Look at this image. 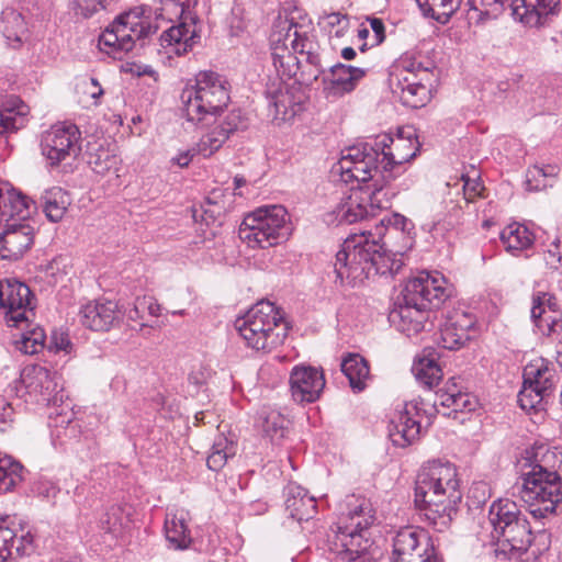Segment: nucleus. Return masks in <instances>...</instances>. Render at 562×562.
I'll list each match as a JSON object with an SVG mask.
<instances>
[{
  "label": "nucleus",
  "mask_w": 562,
  "mask_h": 562,
  "mask_svg": "<svg viewBox=\"0 0 562 562\" xmlns=\"http://www.w3.org/2000/svg\"><path fill=\"white\" fill-rule=\"evenodd\" d=\"M414 224L402 214L381 218L374 231L350 235L336 254L334 270L341 284L357 286L370 277L394 276L413 246Z\"/></svg>",
  "instance_id": "1"
},
{
  "label": "nucleus",
  "mask_w": 562,
  "mask_h": 562,
  "mask_svg": "<svg viewBox=\"0 0 562 562\" xmlns=\"http://www.w3.org/2000/svg\"><path fill=\"white\" fill-rule=\"evenodd\" d=\"M311 20L294 16H279L270 35L272 63L281 79L295 77L306 63L315 68L314 79L323 77L324 92L327 98L341 97L351 92L367 70L337 63L326 74L319 55V46L315 41Z\"/></svg>",
  "instance_id": "2"
},
{
  "label": "nucleus",
  "mask_w": 562,
  "mask_h": 562,
  "mask_svg": "<svg viewBox=\"0 0 562 562\" xmlns=\"http://www.w3.org/2000/svg\"><path fill=\"white\" fill-rule=\"evenodd\" d=\"M460 501L457 470L450 462L432 460L419 469L415 503L436 530L443 531L449 527Z\"/></svg>",
  "instance_id": "3"
},
{
  "label": "nucleus",
  "mask_w": 562,
  "mask_h": 562,
  "mask_svg": "<svg viewBox=\"0 0 562 562\" xmlns=\"http://www.w3.org/2000/svg\"><path fill=\"white\" fill-rule=\"evenodd\" d=\"M527 454L530 470L513 486V495L520 498L533 518L540 519L553 514L562 502V477L555 471L561 459L546 445L533 447Z\"/></svg>",
  "instance_id": "4"
},
{
  "label": "nucleus",
  "mask_w": 562,
  "mask_h": 562,
  "mask_svg": "<svg viewBox=\"0 0 562 562\" xmlns=\"http://www.w3.org/2000/svg\"><path fill=\"white\" fill-rule=\"evenodd\" d=\"M448 296L442 276L420 272L407 281L389 319L397 330L407 336L416 335L424 329L430 310L440 306Z\"/></svg>",
  "instance_id": "5"
},
{
  "label": "nucleus",
  "mask_w": 562,
  "mask_h": 562,
  "mask_svg": "<svg viewBox=\"0 0 562 562\" xmlns=\"http://www.w3.org/2000/svg\"><path fill=\"white\" fill-rule=\"evenodd\" d=\"M335 551L342 562H372L378 549L368 536L374 517L370 503L355 494L347 495L338 506Z\"/></svg>",
  "instance_id": "6"
},
{
  "label": "nucleus",
  "mask_w": 562,
  "mask_h": 562,
  "mask_svg": "<svg viewBox=\"0 0 562 562\" xmlns=\"http://www.w3.org/2000/svg\"><path fill=\"white\" fill-rule=\"evenodd\" d=\"M31 204L26 196L0 181V259L16 261L30 249L34 241V228L27 223Z\"/></svg>",
  "instance_id": "7"
},
{
  "label": "nucleus",
  "mask_w": 562,
  "mask_h": 562,
  "mask_svg": "<svg viewBox=\"0 0 562 562\" xmlns=\"http://www.w3.org/2000/svg\"><path fill=\"white\" fill-rule=\"evenodd\" d=\"M234 326L248 347L263 351L282 345L290 328L280 310L269 301L251 306Z\"/></svg>",
  "instance_id": "8"
},
{
  "label": "nucleus",
  "mask_w": 562,
  "mask_h": 562,
  "mask_svg": "<svg viewBox=\"0 0 562 562\" xmlns=\"http://www.w3.org/2000/svg\"><path fill=\"white\" fill-rule=\"evenodd\" d=\"M181 100L188 121L193 123L206 121L227 106L231 100L227 81L213 71L200 72L195 85L182 91Z\"/></svg>",
  "instance_id": "9"
},
{
  "label": "nucleus",
  "mask_w": 562,
  "mask_h": 562,
  "mask_svg": "<svg viewBox=\"0 0 562 562\" xmlns=\"http://www.w3.org/2000/svg\"><path fill=\"white\" fill-rule=\"evenodd\" d=\"M291 228L282 205L261 206L245 216L239 237L250 247L269 248L288 239Z\"/></svg>",
  "instance_id": "10"
},
{
  "label": "nucleus",
  "mask_w": 562,
  "mask_h": 562,
  "mask_svg": "<svg viewBox=\"0 0 562 562\" xmlns=\"http://www.w3.org/2000/svg\"><path fill=\"white\" fill-rule=\"evenodd\" d=\"M380 160L373 140L360 143L345 148L333 170L340 175V179L345 183L357 181L359 184L371 181L372 183L366 187L374 189L375 183L383 186L384 191L390 192L394 196L396 192L387 187L389 183L382 181Z\"/></svg>",
  "instance_id": "11"
},
{
  "label": "nucleus",
  "mask_w": 562,
  "mask_h": 562,
  "mask_svg": "<svg viewBox=\"0 0 562 562\" xmlns=\"http://www.w3.org/2000/svg\"><path fill=\"white\" fill-rule=\"evenodd\" d=\"M155 29L150 22L137 12L128 11L120 14L100 35L99 48L114 59H122L131 52L137 41L148 37Z\"/></svg>",
  "instance_id": "12"
},
{
  "label": "nucleus",
  "mask_w": 562,
  "mask_h": 562,
  "mask_svg": "<svg viewBox=\"0 0 562 562\" xmlns=\"http://www.w3.org/2000/svg\"><path fill=\"white\" fill-rule=\"evenodd\" d=\"M390 192L384 191L383 186L352 187L348 193L334 209L333 213L339 224H352L370 215H374L375 210H382L390 206L386 195Z\"/></svg>",
  "instance_id": "13"
},
{
  "label": "nucleus",
  "mask_w": 562,
  "mask_h": 562,
  "mask_svg": "<svg viewBox=\"0 0 562 562\" xmlns=\"http://www.w3.org/2000/svg\"><path fill=\"white\" fill-rule=\"evenodd\" d=\"M436 415V405L426 398L419 397L405 403L403 411L391 422L392 442L398 447L412 445L419 438L424 420L425 427H428Z\"/></svg>",
  "instance_id": "14"
},
{
  "label": "nucleus",
  "mask_w": 562,
  "mask_h": 562,
  "mask_svg": "<svg viewBox=\"0 0 562 562\" xmlns=\"http://www.w3.org/2000/svg\"><path fill=\"white\" fill-rule=\"evenodd\" d=\"M373 143L381 159V178L385 183L394 180L402 166L414 159L418 151L416 140L401 136L394 138L389 134H381L374 137Z\"/></svg>",
  "instance_id": "15"
},
{
  "label": "nucleus",
  "mask_w": 562,
  "mask_h": 562,
  "mask_svg": "<svg viewBox=\"0 0 562 562\" xmlns=\"http://www.w3.org/2000/svg\"><path fill=\"white\" fill-rule=\"evenodd\" d=\"M80 139L81 133L76 124H55L42 135V154L52 166H57L79 155Z\"/></svg>",
  "instance_id": "16"
},
{
  "label": "nucleus",
  "mask_w": 562,
  "mask_h": 562,
  "mask_svg": "<svg viewBox=\"0 0 562 562\" xmlns=\"http://www.w3.org/2000/svg\"><path fill=\"white\" fill-rule=\"evenodd\" d=\"M435 64L420 53H405L393 65L390 86L393 92L405 88L406 83H432Z\"/></svg>",
  "instance_id": "17"
},
{
  "label": "nucleus",
  "mask_w": 562,
  "mask_h": 562,
  "mask_svg": "<svg viewBox=\"0 0 562 562\" xmlns=\"http://www.w3.org/2000/svg\"><path fill=\"white\" fill-rule=\"evenodd\" d=\"M30 530L11 516H0V562H13L34 550Z\"/></svg>",
  "instance_id": "18"
},
{
  "label": "nucleus",
  "mask_w": 562,
  "mask_h": 562,
  "mask_svg": "<svg viewBox=\"0 0 562 562\" xmlns=\"http://www.w3.org/2000/svg\"><path fill=\"white\" fill-rule=\"evenodd\" d=\"M0 308L4 310L8 323L18 326L29 319L32 313V292L15 279L0 281Z\"/></svg>",
  "instance_id": "19"
},
{
  "label": "nucleus",
  "mask_w": 562,
  "mask_h": 562,
  "mask_svg": "<svg viewBox=\"0 0 562 562\" xmlns=\"http://www.w3.org/2000/svg\"><path fill=\"white\" fill-rule=\"evenodd\" d=\"M290 391L292 398L297 403H313L317 401L325 387V378L322 370L297 364L290 373Z\"/></svg>",
  "instance_id": "20"
},
{
  "label": "nucleus",
  "mask_w": 562,
  "mask_h": 562,
  "mask_svg": "<svg viewBox=\"0 0 562 562\" xmlns=\"http://www.w3.org/2000/svg\"><path fill=\"white\" fill-rule=\"evenodd\" d=\"M531 319L538 330L546 336L562 333V312L554 295L537 292L532 296Z\"/></svg>",
  "instance_id": "21"
},
{
  "label": "nucleus",
  "mask_w": 562,
  "mask_h": 562,
  "mask_svg": "<svg viewBox=\"0 0 562 562\" xmlns=\"http://www.w3.org/2000/svg\"><path fill=\"white\" fill-rule=\"evenodd\" d=\"M247 126V119L241 111L232 110L207 134L202 136L198 144V151L204 157H210L224 145L231 135L246 130Z\"/></svg>",
  "instance_id": "22"
},
{
  "label": "nucleus",
  "mask_w": 562,
  "mask_h": 562,
  "mask_svg": "<svg viewBox=\"0 0 562 562\" xmlns=\"http://www.w3.org/2000/svg\"><path fill=\"white\" fill-rule=\"evenodd\" d=\"M21 383L29 394L41 395L42 401L45 402L55 400L63 390L61 378L58 373L38 364L23 369Z\"/></svg>",
  "instance_id": "23"
},
{
  "label": "nucleus",
  "mask_w": 562,
  "mask_h": 562,
  "mask_svg": "<svg viewBox=\"0 0 562 562\" xmlns=\"http://www.w3.org/2000/svg\"><path fill=\"white\" fill-rule=\"evenodd\" d=\"M78 317L82 326L91 330L104 331L120 323L122 313L115 302L95 300L82 304Z\"/></svg>",
  "instance_id": "24"
},
{
  "label": "nucleus",
  "mask_w": 562,
  "mask_h": 562,
  "mask_svg": "<svg viewBox=\"0 0 562 562\" xmlns=\"http://www.w3.org/2000/svg\"><path fill=\"white\" fill-rule=\"evenodd\" d=\"M200 31L193 18H182L181 21L164 31L159 36L160 45L168 54L182 56L199 43Z\"/></svg>",
  "instance_id": "25"
},
{
  "label": "nucleus",
  "mask_w": 562,
  "mask_h": 562,
  "mask_svg": "<svg viewBox=\"0 0 562 562\" xmlns=\"http://www.w3.org/2000/svg\"><path fill=\"white\" fill-rule=\"evenodd\" d=\"M476 318L473 314L454 311L451 313L440 330V345L445 349H459L463 347L475 331Z\"/></svg>",
  "instance_id": "26"
},
{
  "label": "nucleus",
  "mask_w": 562,
  "mask_h": 562,
  "mask_svg": "<svg viewBox=\"0 0 562 562\" xmlns=\"http://www.w3.org/2000/svg\"><path fill=\"white\" fill-rule=\"evenodd\" d=\"M559 0H512L509 8L515 20L529 27L542 26L557 12Z\"/></svg>",
  "instance_id": "27"
},
{
  "label": "nucleus",
  "mask_w": 562,
  "mask_h": 562,
  "mask_svg": "<svg viewBox=\"0 0 562 562\" xmlns=\"http://www.w3.org/2000/svg\"><path fill=\"white\" fill-rule=\"evenodd\" d=\"M429 539L422 530L406 527L398 530L393 539L391 562H407L411 558L419 555L427 548L430 549Z\"/></svg>",
  "instance_id": "28"
},
{
  "label": "nucleus",
  "mask_w": 562,
  "mask_h": 562,
  "mask_svg": "<svg viewBox=\"0 0 562 562\" xmlns=\"http://www.w3.org/2000/svg\"><path fill=\"white\" fill-rule=\"evenodd\" d=\"M284 505L290 517L297 520H308L317 510L316 499L308 492L295 483H289L284 488Z\"/></svg>",
  "instance_id": "29"
},
{
  "label": "nucleus",
  "mask_w": 562,
  "mask_h": 562,
  "mask_svg": "<svg viewBox=\"0 0 562 562\" xmlns=\"http://www.w3.org/2000/svg\"><path fill=\"white\" fill-rule=\"evenodd\" d=\"M133 508L128 504H112L104 508L100 515V528L113 535L114 537L121 536L132 524Z\"/></svg>",
  "instance_id": "30"
},
{
  "label": "nucleus",
  "mask_w": 562,
  "mask_h": 562,
  "mask_svg": "<svg viewBox=\"0 0 562 562\" xmlns=\"http://www.w3.org/2000/svg\"><path fill=\"white\" fill-rule=\"evenodd\" d=\"M524 383L538 386L542 392H551L555 385V369L543 358H538L528 363L522 373Z\"/></svg>",
  "instance_id": "31"
},
{
  "label": "nucleus",
  "mask_w": 562,
  "mask_h": 562,
  "mask_svg": "<svg viewBox=\"0 0 562 562\" xmlns=\"http://www.w3.org/2000/svg\"><path fill=\"white\" fill-rule=\"evenodd\" d=\"M29 106L18 97H9L0 106L2 132H14L27 122Z\"/></svg>",
  "instance_id": "32"
},
{
  "label": "nucleus",
  "mask_w": 562,
  "mask_h": 562,
  "mask_svg": "<svg viewBox=\"0 0 562 562\" xmlns=\"http://www.w3.org/2000/svg\"><path fill=\"white\" fill-rule=\"evenodd\" d=\"M0 32L8 46L20 47L26 38L27 27L23 15L15 10H4L0 15Z\"/></svg>",
  "instance_id": "33"
},
{
  "label": "nucleus",
  "mask_w": 562,
  "mask_h": 562,
  "mask_svg": "<svg viewBox=\"0 0 562 562\" xmlns=\"http://www.w3.org/2000/svg\"><path fill=\"white\" fill-rule=\"evenodd\" d=\"M503 541L510 546V550L526 552L532 542V531L525 515L497 533Z\"/></svg>",
  "instance_id": "34"
},
{
  "label": "nucleus",
  "mask_w": 562,
  "mask_h": 562,
  "mask_svg": "<svg viewBox=\"0 0 562 562\" xmlns=\"http://www.w3.org/2000/svg\"><path fill=\"white\" fill-rule=\"evenodd\" d=\"M186 521L187 513L183 509L167 513L165 520L166 539L175 549H186L191 542Z\"/></svg>",
  "instance_id": "35"
},
{
  "label": "nucleus",
  "mask_w": 562,
  "mask_h": 562,
  "mask_svg": "<svg viewBox=\"0 0 562 562\" xmlns=\"http://www.w3.org/2000/svg\"><path fill=\"white\" fill-rule=\"evenodd\" d=\"M341 371L355 392H361L370 379V369L367 360L359 353H349L341 361Z\"/></svg>",
  "instance_id": "36"
},
{
  "label": "nucleus",
  "mask_w": 562,
  "mask_h": 562,
  "mask_svg": "<svg viewBox=\"0 0 562 562\" xmlns=\"http://www.w3.org/2000/svg\"><path fill=\"white\" fill-rule=\"evenodd\" d=\"M524 515L516 502L509 498H499L490 507L488 519L496 533Z\"/></svg>",
  "instance_id": "37"
},
{
  "label": "nucleus",
  "mask_w": 562,
  "mask_h": 562,
  "mask_svg": "<svg viewBox=\"0 0 562 562\" xmlns=\"http://www.w3.org/2000/svg\"><path fill=\"white\" fill-rule=\"evenodd\" d=\"M499 238L506 251L510 254L525 250L533 244L532 233L518 223L507 225L501 232Z\"/></svg>",
  "instance_id": "38"
},
{
  "label": "nucleus",
  "mask_w": 562,
  "mask_h": 562,
  "mask_svg": "<svg viewBox=\"0 0 562 562\" xmlns=\"http://www.w3.org/2000/svg\"><path fill=\"white\" fill-rule=\"evenodd\" d=\"M41 204L46 217L50 222L57 223L64 217L70 201L61 188L54 187L43 193Z\"/></svg>",
  "instance_id": "39"
},
{
  "label": "nucleus",
  "mask_w": 562,
  "mask_h": 562,
  "mask_svg": "<svg viewBox=\"0 0 562 562\" xmlns=\"http://www.w3.org/2000/svg\"><path fill=\"white\" fill-rule=\"evenodd\" d=\"M425 16L445 24L460 8L461 0H416Z\"/></svg>",
  "instance_id": "40"
},
{
  "label": "nucleus",
  "mask_w": 562,
  "mask_h": 562,
  "mask_svg": "<svg viewBox=\"0 0 562 562\" xmlns=\"http://www.w3.org/2000/svg\"><path fill=\"white\" fill-rule=\"evenodd\" d=\"M412 372L416 380L428 389L437 385L442 378L441 368L431 356L416 359L413 363Z\"/></svg>",
  "instance_id": "41"
},
{
  "label": "nucleus",
  "mask_w": 562,
  "mask_h": 562,
  "mask_svg": "<svg viewBox=\"0 0 562 562\" xmlns=\"http://www.w3.org/2000/svg\"><path fill=\"white\" fill-rule=\"evenodd\" d=\"M23 465L11 456L0 452V494L14 490L22 481Z\"/></svg>",
  "instance_id": "42"
},
{
  "label": "nucleus",
  "mask_w": 562,
  "mask_h": 562,
  "mask_svg": "<svg viewBox=\"0 0 562 562\" xmlns=\"http://www.w3.org/2000/svg\"><path fill=\"white\" fill-rule=\"evenodd\" d=\"M432 83H406L405 88L394 92L398 95L403 105L419 109L425 106L431 99Z\"/></svg>",
  "instance_id": "43"
},
{
  "label": "nucleus",
  "mask_w": 562,
  "mask_h": 562,
  "mask_svg": "<svg viewBox=\"0 0 562 562\" xmlns=\"http://www.w3.org/2000/svg\"><path fill=\"white\" fill-rule=\"evenodd\" d=\"M267 99L273 119L286 121L295 114L292 98L288 91L281 88H269L267 90Z\"/></svg>",
  "instance_id": "44"
},
{
  "label": "nucleus",
  "mask_w": 562,
  "mask_h": 562,
  "mask_svg": "<svg viewBox=\"0 0 562 562\" xmlns=\"http://www.w3.org/2000/svg\"><path fill=\"white\" fill-rule=\"evenodd\" d=\"M236 454V445L224 436H218L206 459L207 468L212 471H220L229 458Z\"/></svg>",
  "instance_id": "45"
},
{
  "label": "nucleus",
  "mask_w": 562,
  "mask_h": 562,
  "mask_svg": "<svg viewBox=\"0 0 562 562\" xmlns=\"http://www.w3.org/2000/svg\"><path fill=\"white\" fill-rule=\"evenodd\" d=\"M121 159L109 148L100 146L92 153H89L88 164L91 169L101 176H104L111 171L116 172Z\"/></svg>",
  "instance_id": "46"
},
{
  "label": "nucleus",
  "mask_w": 562,
  "mask_h": 562,
  "mask_svg": "<svg viewBox=\"0 0 562 562\" xmlns=\"http://www.w3.org/2000/svg\"><path fill=\"white\" fill-rule=\"evenodd\" d=\"M261 429L272 442H279L288 431V420L278 411L270 409L261 414Z\"/></svg>",
  "instance_id": "47"
},
{
  "label": "nucleus",
  "mask_w": 562,
  "mask_h": 562,
  "mask_svg": "<svg viewBox=\"0 0 562 562\" xmlns=\"http://www.w3.org/2000/svg\"><path fill=\"white\" fill-rule=\"evenodd\" d=\"M46 335L42 327L35 326L23 331L15 340V348L24 355H35L44 349Z\"/></svg>",
  "instance_id": "48"
},
{
  "label": "nucleus",
  "mask_w": 562,
  "mask_h": 562,
  "mask_svg": "<svg viewBox=\"0 0 562 562\" xmlns=\"http://www.w3.org/2000/svg\"><path fill=\"white\" fill-rule=\"evenodd\" d=\"M557 175L555 167L547 168L533 166L527 170L526 187L529 191H541L552 187Z\"/></svg>",
  "instance_id": "49"
},
{
  "label": "nucleus",
  "mask_w": 562,
  "mask_h": 562,
  "mask_svg": "<svg viewBox=\"0 0 562 562\" xmlns=\"http://www.w3.org/2000/svg\"><path fill=\"white\" fill-rule=\"evenodd\" d=\"M551 395V392H542L538 386H532L522 382V387L518 393V404L524 411L542 409L543 402Z\"/></svg>",
  "instance_id": "50"
},
{
  "label": "nucleus",
  "mask_w": 562,
  "mask_h": 562,
  "mask_svg": "<svg viewBox=\"0 0 562 562\" xmlns=\"http://www.w3.org/2000/svg\"><path fill=\"white\" fill-rule=\"evenodd\" d=\"M115 0H74L75 14L83 19H90L102 11H112Z\"/></svg>",
  "instance_id": "51"
},
{
  "label": "nucleus",
  "mask_w": 562,
  "mask_h": 562,
  "mask_svg": "<svg viewBox=\"0 0 562 562\" xmlns=\"http://www.w3.org/2000/svg\"><path fill=\"white\" fill-rule=\"evenodd\" d=\"M160 305L153 296H142L135 300L134 306L128 311L127 317L134 322H140L145 319V314L153 317L160 315Z\"/></svg>",
  "instance_id": "52"
},
{
  "label": "nucleus",
  "mask_w": 562,
  "mask_h": 562,
  "mask_svg": "<svg viewBox=\"0 0 562 562\" xmlns=\"http://www.w3.org/2000/svg\"><path fill=\"white\" fill-rule=\"evenodd\" d=\"M512 0H468L470 10L479 11L481 14L497 15Z\"/></svg>",
  "instance_id": "53"
},
{
  "label": "nucleus",
  "mask_w": 562,
  "mask_h": 562,
  "mask_svg": "<svg viewBox=\"0 0 562 562\" xmlns=\"http://www.w3.org/2000/svg\"><path fill=\"white\" fill-rule=\"evenodd\" d=\"M546 254L547 265L554 269L562 267V235L550 243Z\"/></svg>",
  "instance_id": "54"
},
{
  "label": "nucleus",
  "mask_w": 562,
  "mask_h": 562,
  "mask_svg": "<svg viewBox=\"0 0 562 562\" xmlns=\"http://www.w3.org/2000/svg\"><path fill=\"white\" fill-rule=\"evenodd\" d=\"M457 392H458L457 385L453 384L452 387H449L448 390H439L438 392H436L434 401H431L430 398H428V401L430 404L436 405V409H437V414H438L439 413L438 406L452 409L453 404H454V403H452V400L456 398ZM425 398L427 400V397H425Z\"/></svg>",
  "instance_id": "55"
},
{
  "label": "nucleus",
  "mask_w": 562,
  "mask_h": 562,
  "mask_svg": "<svg viewBox=\"0 0 562 562\" xmlns=\"http://www.w3.org/2000/svg\"><path fill=\"white\" fill-rule=\"evenodd\" d=\"M47 347L50 351L69 353L72 345L67 334L53 331Z\"/></svg>",
  "instance_id": "56"
},
{
  "label": "nucleus",
  "mask_w": 562,
  "mask_h": 562,
  "mask_svg": "<svg viewBox=\"0 0 562 562\" xmlns=\"http://www.w3.org/2000/svg\"><path fill=\"white\" fill-rule=\"evenodd\" d=\"M81 91L83 94L90 97L91 99H93V103L94 104H98L99 102V99L103 95L104 91L101 87V85L99 83V81L93 78V77H90V78H87V79H83L80 85H79Z\"/></svg>",
  "instance_id": "57"
},
{
  "label": "nucleus",
  "mask_w": 562,
  "mask_h": 562,
  "mask_svg": "<svg viewBox=\"0 0 562 562\" xmlns=\"http://www.w3.org/2000/svg\"><path fill=\"white\" fill-rule=\"evenodd\" d=\"M452 403H454L452 409L448 413H443L445 416H450L452 413L457 414L463 411L471 412L474 408V402L472 401L470 394L462 393L459 390L456 394V398L452 400Z\"/></svg>",
  "instance_id": "58"
},
{
  "label": "nucleus",
  "mask_w": 562,
  "mask_h": 562,
  "mask_svg": "<svg viewBox=\"0 0 562 562\" xmlns=\"http://www.w3.org/2000/svg\"><path fill=\"white\" fill-rule=\"evenodd\" d=\"M35 491L38 496L43 497L47 501H53L56 498L57 494L60 492L58 486L48 480H41L36 483Z\"/></svg>",
  "instance_id": "59"
},
{
  "label": "nucleus",
  "mask_w": 562,
  "mask_h": 562,
  "mask_svg": "<svg viewBox=\"0 0 562 562\" xmlns=\"http://www.w3.org/2000/svg\"><path fill=\"white\" fill-rule=\"evenodd\" d=\"M464 181L463 194L467 203L472 202L476 196L481 195L483 187L475 180H471L469 177H462Z\"/></svg>",
  "instance_id": "60"
},
{
  "label": "nucleus",
  "mask_w": 562,
  "mask_h": 562,
  "mask_svg": "<svg viewBox=\"0 0 562 562\" xmlns=\"http://www.w3.org/2000/svg\"><path fill=\"white\" fill-rule=\"evenodd\" d=\"M327 25L331 29L336 27V36H341L348 27V19L341 13H331L327 16Z\"/></svg>",
  "instance_id": "61"
},
{
  "label": "nucleus",
  "mask_w": 562,
  "mask_h": 562,
  "mask_svg": "<svg viewBox=\"0 0 562 562\" xmlns=\"http://www.w3.org/2000/svg\"><path fill=\"white\" fill-rule=\"evenodd\" d=\"M195 155L194 149H188L184 151H180L175 157L171 158V162L173 165L179 166L180 168L188 167L189 164L192 161L193 157Z\"/></svg>",
  "instance_id": "62"
},
{
  "label": "nucleus",
  "mask_w": 562,
  "mask_h": 562,
  "mask_svg": "<svg viewBox=\"0 0 562 562\" xmlns=\"http://www.w3.org/2000/svg\"><path fill=\"white\" fill-rule=\"evenodd\" d=\"M369 22H370L371 30L373 31L374 36H375V44L376 45L381 44L385 37V33H384L385 29H384L383 21L378 18H371V19H369Z\"/></svg>",
  "instance_id": "63"
},
{
  "label": "nucleus",
  "mask_w": 562,
  "mask_h": 562,
  "mask_svg": "<svg viewBox=\"0 0 562 562\" xmlns=\"http://www.w3.org/2000/svg\"><path fill=\"white\" fill-rule=\"evenodd\" d=\"M407 562H440L434 547L425 549L419 555L413 557Z\"/></svg>",
  "instance_id": "64"
}]
</instances>
